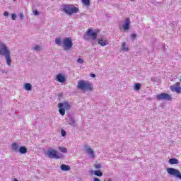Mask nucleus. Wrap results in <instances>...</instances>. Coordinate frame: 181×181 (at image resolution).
I'll list each match as a JSON object with an SVG mask.
<instances>
[{
    "mask_svg": "<svg viewBox=\"0 0 181 181\" xmlns=\"http://www.w3.org/2000/svg\"><path fill=\"white\" fill-rule=\"evenodd\" d=\"M0 56H4L8 66H11L12 59H11V51L5 43L0 42Z\"/></svg>",
    "mask_w": 181,
    "mask_h": 181,
    "instance_id": "f257e3e1",
    "label": "nucleus"
},
{
    "mask_svg": "<svg viewBox=\"0 0 181 181\" xmlns=\"http://www.w3.org/2000/svg\"><path fill=\"white\" fill-rule=\"evenodd\" d=\"M77 88L83 91H93V83L84 80H81L78 82Z\"/></svg>",
    "mask_w": 181,
    "mask_h": 181,
    "instance_id": "f03ea898",
    "label": "nucleus"
},
{
    "mask_svg": "<svg viewBox=\"0 0 181 181\" xmlns=\"http://www.w3.org/2000/svg\"><path fill=\"white\" fill-rule=\"evenodd\" d=\"M62 11L66 13V15L71 16L73 13H78V8L73 7L71 5L64 4L62 6Z\"/></svg>",
    "mask_w": 181,
    "mask_h": 181,
    "instance_id": "7ed1b4c3",
    "label": "nucleus"
},
{
    "mask_svg": "<svg viewBox=\"0 0 181 181\" xmlns=\"http://www.w3.org/2000/svg\"><path fill=\"white\" fill-rule=\"evenodd\" d=\"M58 107L59 108V112L61 115H64V114H66V110L69 111V110L71 108V106L67 102L58 103Z\"/></svg>",
    "mask_w": 181,
    "mask_h": 181,
    "instance_id": "20e7f679",
    "label": "nucleus"
},
{
    "mask_svg": "<svg viewBox=\"0 0 181 181\" xmlns=\"http://www.w3.org/2000/svg\"><path fill=\"white\" fill-rule=\"evenodd\" d=\"M166 172L170 176L175 177L176 179H180L181 180V173L179 170L173 168H168Z\"/></svg>",
    "mask_w": 181,
    "mask_h": 181,
    "instance_id": "39448f33",
    "label": "nucleus"
},
{
    "mask_svg": "<svg viewBox=\"0 0 181 181\" xmlns=\"http://www.w3.org/2000/svg\"><path fill=\"white\" fill-rule=\"evenodd\" d=\"M46 155L50 159H62V154H57V151L53 148H49Z\"/></svg>",
    "mask_w": 181,
    "mask_h": 181,
    "instance_id": "423d86ee",
    "label": "nucleus"
},
{
    "mask_svg": "<svg viewBox=\"0 0 181 181\" xmlns=\"http://www.w3.org/2000/svg\"><path fill=\"white\" fill-rule=\"evenodd\" d=\"M83 37L85 40H88L90 37L92 40H95V39H97V33L94 32L93 29H88L87 32L83 34Z\"/></svg>",
    "mask_w": 181,
    "mask_h": 181,
    "instance_id": "0eeeda50",
    "label": "nucleus"
},
{
    "mask_svg": "<svg viewBox=\"0 0 181 181\" xmlns=\"http://www.w3.org/2000/svg\"><path fill=\"white\" fill-rule=\"evenodd\" d=\"M62 47H64V50H70V49L73 47V42L71 41V39L69 37L64 38Z\"/></svg>",
    "mask_w": 181,
    "mask_h": 181,
    "instance_id": "6e6552de",
    "label": "nucleus"
},
{
    "mask_svg": "<svg viewBox=\"0 0 181 181\" xmlns=\"http://www.w3.org/2000/svg\"><path fill=\"white\" fill-rule=\"evenodd\" d=\"M157 100H165L166 101H170L172 100V96L168 93H160L156 95Z\"/></svg>",
    "mask_w": 181,
    "mask_h": 181,
    "instance_id": "1a4fd4ad",
    "label": "nucleus"
},
{
    "mask_svg": "<svg viewBox=\"0 0 181 181\" xmlns=\"http://www.w3.org/2000/svg\"><path fill=\"white\" fill-rule=\"evenodd\" d=\"M170 90L173 93H177V94H180L181 93V87L180 83H176L175 86H171Z\"/></svg>",
    "mask_w": 181,
    "mask_h": 181,
    "instance_id": "9d476101",
    "label": "nucleus"
},
{
    "mask_svg": "<svg viewBox=\"0 0 181 181\" xmlns=\"http://www.w3.org/2000/svg\"><path fill=\"white\" fill-rule=\"evenodd\" d=\"M56 81H58V83H61L63 84V83H66V76L62 74H58L55 78Z\"/></svg>",
    "mask_w": 181,
    "mask_h": 181,
    "instance_id": "9b49d317",
    "label": "nucleus"
},
{
    "mask_svg": "<svg viewBox=\"0 0 181 181\" xmlns=\"http://www.w3.org/2000/svg\"><path fill=\"white\" fill-rule=\"evenodd\" d=\"M85 148V151L87 152V153H88V155H90V158H94V151H93L92 148H89L88 145H86L84 146Z\"/></svg>",
    "mask_w": 181,
    "mask_h": 181,
    "instance_id": "f8f14e48",
    "label": "nucleus"
},
{
    "mask_svg": "<svg viewBox=\"0 0 181 181\" xmlns=\"http://www.w3.org/2000/svg\"><path fill=\"white\" fill-rule=\"evenodd\" d=\"M129 25H131V21L129 18H127L122 25L123 29H124V30H129Z\"/></svg>",
    "mask_w": 181,
    "mask_h": 181,
    "instance_id": "ddd939ff",
    "label": "nucleus"
},
{
    "mask_svg": "<svg viewBox=\"0 0 181 181\" xmlns=\"http://www.w3.org/2000/svg\"><path fill=\"white\" fill-rule=\"evenodd\" d=\"M66 122H68L69 125H71V127H76V119H74V117H70Z\"/></svg>",
    "mask_w": 181,
    "mask_h": 181,
    "instance_id": "4468645a",
    "label": "nucleus"
},
{
    "mask_svg": "<svg viewBox=\"0 0 181 181\" xmlns=\"http://www.w3.org/2000/svg\"><path fill=\"white\" fill-rule=\"evenodd\" d=\"M60 169L63 171V172H69V170H70V166L66 165V164H62L60 166Z\"/></svg>",
    "mask_w": 181,
    "mask_h": 181,
    "instance_id": "2eb2a0df",
    "label": "nucleus"
},
{
    "mask_svg": "<svg viewBox=\"0 0 181 181\" xmlns=\"http://www.w3.org/2000/svg\"><path fill=\"white\" fill-rule=\"evenodd\" d=\"M98 45H100V46H107V45H108V41L99 38L98 40Z\"/></svg>",
    "mask_w": 181,
    "mask_h": 181,
    "instance_id": "dca6fc26",
    "label": "nucleus"
},
{
    "mask_svg": "<svg viewBox=\"0 0 181 181\" xmlns=\"http://www.w3.org/2000/svg\"><path fill=\"white\" fill-rule=\"evenodd\" d=\"M169 163L170 165H177L179 164V160L175 158H171L169 160Z\"/></svg>",
    "mask_w": 181,
    "mask_h": 181,
    "instance_id": "f3484780",
    "label": "nucleus"
},
{
    "mask_svg": "<svg viewBox=\"0 0 181 181\" xmlns=\"http://www.w3.org/2000/svg\"><path fill=\"white\" fill-rule=\"evenodd\" d=\"M13 151H14V152H19V145H18V144L16 143H13L11 146Z\"/></svg>",
    "mask_w": 181,
    "mask_h": 181,
    "instance_id": "a211bd4d",
    "label": "nucleus"
},
{
    "mask_svg": "<svg viewBox=\"0 0 181 181\" xmlns=\"http://www.w3.org/2000/svg\"><path fill=\"white\" fill-rule=\"evenodd\" d=\"M122 50H123V52H129V48L128 47V46H127V42H122Z\"/></svg>",
    "mask_w": 181,
    "mask_h": 181,
    "instance_id": "6ab92c4d",
    "label": "nucleus"
},
{
    "mask_svg": "<svg viewBox=\"0 0 181 181\" xmlns=\"http://www.w3.org/2000/svg\"><path fill=\"white\" fill-rule=\"evenodd\" d=\"M18 152L23 155L24 153H26V152H28V148H26V147L25 146H21L19 148Z\"/></svg>",
    "mask_w": 181,
    "mask_h": 181,
    "instance_id": "aec40b11",
    "label": "nucleus"
},
{
    "mask_svg": "<svg viewBox=\"0 0 181 181\" xmlns=\"http://www.w3.org/2000/svg\"><path fill=\"white\" fill-rule=\"evenodd\" d=\"M25 89L27 90V91H30V90H32V84L29 83H25Z\"/></svg>",
    "mask_w": 181,
    "mask_h": 181,
    "instance_id": "412c9836",
    "label": "nucleus"
},
{
    "mask_svg": "<svg viewBox=\"0 0 181 181\" xmlns=\"http://www.w3.org/2000/svg\"><path fill=\"white\" fill-rule=\"evenodd\" d=\"M141 86L139 83H136L134 86V90H135V91H139V90H141Z\"/></svg>",
    "mask_w": 181,
    "mask_h": 181,
    "instance_id": "4be33fe9",
    "label": "nucleus"
},
{
    "mask_svg": "<svg viewBox=\"0 0 181 181\" xmlns=\"http://www.w3.org/2000/svg\"><path fill=\"white\" fill-rule=\"evenodd\" d=\"M94 175H95V176H98V177H100L103 176V172H101V171L97 170H95V171H94Z\"/></svg>",
    "mask_w": 181,
    "mask_h": 181,
    "instance_id": "5701e85b",
    "label": "nucleus"
},
{
    "mask_svg": "<svg viewBox=\"0 0 181 181\" xmlns=\"http://www.w3.org/2000/svg\"><path fill=\"white\" fill-rule=\"evenodd\" d=\"M60 152H62L63 153H67V148L65 147H59V148Z\"/></svg>",
    "mask_w": 181,
    "mask_h": 181,
    "instance_id": "b1692460",
    "label": "nucleus"
},
{
    "mask_svg": "<svg viewBox=\"0 0 181 181\" xmlns=\"http://www.w3.org/2000/svg\"><path fill=\"white\" fill-rule=\"evenodd\" d=\"M82 2L86 6H90V0H82Z\"/></svg>",
    "mask_w": 181,
    "mask_h": 181,
    "instance_id": "393cba45",
    "label": "nucleus"
},
{
    "mask_svg": "<svg viewBox=\"0 0 181 181\" xmlns=\"http://www.w3.org/2000/svg\"><path fill=\"white\" fill-rule=\"evenodd\" d=\"M42 49V47L39 45H35L33 48V50H35V52H39Z\"/></svg>",
    "mask_w": 181,
    "mask_h": 181,
    "instance_id": "a878e982",
    "label": "nucleus"
},
{
    "mask_svg": "<svg viewBox=\"0 0 181 181\" xmlns=\"http://www.w3.org/2000/svg\"><path fill=\"white\" fill-rule=\"evenodd\" d=\"M55 43H56V45H62V40H60V38H56L55 39Z\"/></svg>",
    "mask_w": 181,
    "mask_h": 181,
    "instance_id": "bb28decb",
    "label": "nucleus"
},
{
    "mask_svg": "<svg viewBox=\"0 0 181 181\" xmlns=\"http://www.w3.org/2000/svg\"><path fill=\"white\" fill-rule=\"evenodd\" d=\"M78 63H79V64H83V63H84V59H81V58H78L77 59Z\"/></svg>",
    "mask_w": 181,
    "mask_h": 181,
    "instance_id": "cd10ccee",
    "label": "nucleus"
},
{
    "mask_svg": "<svg viewBox=\"0 0 181 181\" xmlns=\"http://www.w3.org/2000/svg\"><path fill=\"white\" fill-rule=\"evenodd\" d=\"M11 18L13 21H15L16 19V14L12 13L11 14Z\"/></svg>",
    "mask_w": 181,
    "mask_h": 181,
    "instance_id": "c85d7f7f",
    "label": "nucleus"
},
{
    "mask_svg": "<svg viewBox=\"0 0 181 181\" xmlns=\"http://www.w3.org/2000/svg\"><path fill=\"white\" fill-rule=\"evenodd\" d=\"M131 37H132V39H136V34H135V33L132 34V35H131Z\"/></svg>",
    "mask_w": 181,
    "mask_h": 181,
    "instance_id": "c756f323",
    "label": "nucleus"
},
{
    "mask_svg": "<svg viewBox=\"0 0 181 181\" xmlns=\"http://www.w3.org/2000/svg\"><path fill=\"white\" fill-rule=\"evenodd\" d=\"M95 168L96 169H100V168H101V164H96V165H95Z\"/></svg>",
    "mask_w": 181,
    "mask_h": 181,
    "instance_id": "7c9ffc66",
    "label": "nucleus"
},
{
    "mask_svg": "<svg viewBox=\"0 0 181 181\" xmlns=\"http://www.w3.org/2000/svg\"><path fill=\"white\" fill-rule=\"evenodd\" d=\"M33 13H34V15H35L36 16H37V15H39V11H38L37 10H35V11H33Z\"/></svg>",
    "mask_w": 181,
    "mask_h": 181,
    "instance_id": "2f4dec72",
    "label": "nucleus"
},
{
    "mask_svg": "<svg viewBox=\"0 0 181 181\" xmlns=\"http://www.w3.org/2000/svg\"><path fill=\"white\" fill-rule=\"evenodd\" d=\"M61 133L63 136H66V131L62 130Z\"/></svg>",
    "mask_w": 181,
    "mask_h": 181,
    "instance_id": "473e14b6",
    "label": "nucleus"
},
{
    "mask_svg": "<svg viewBox=\"0 0 181 181\" xmlns=\"http://www.w3.org/2000/svg\"><path fill=\"white\" fill-rule=\"evenodd\" d=\"M8 15H9V13H8V11H5L4 13V16H8Z\"/></svg>",
    "mask_w": 181,
    "mask_h": 181,
    "instance_id": "72a5a7b5",
    "label": "nucleus"
},
{
    "mask_svg": "<svg viewBox=\"0 0 181 181\" xmlns=\"http://www.w3.org/2000/svg\"><path fill=\"white\" fill-rule=\"evenodd\" d=\"M19 18H20V19H21V20L23 19V14L20 13Z\"/></svg>",
    "mask_w": 181,
    "mask_h": 181,
    "instance_id": "f704fd0d",
    "label": "nucleus"
},
{
    "mask_svg": "<svg viewBox=\"0 0 181 181\" xmlns=\"http://www.w3.org/2000/svg\"><path fill=\"white\" fill-rule=\"evenodd\" d=\"M93 181H101V180H100L99 178L95 177L93 179Z\"/></svg>",
    "mask_w": 181,
    "mask_h": 181,
    "instance_id": "c9c22d12",
    "label": "nucleus"
},
{
    "mask_svg": "<svg viewBox=\"0 0 181 181\" xmlns=\"http://www.w3.org/2000/svg\"><path fill=\"white\" fill-rule=\"evenodd\" d=\"M90 77H93V78L95 77V74H90Z\"/></svg>",
    "mask_w": 181,
    "mask_h": 181,
    "instance_id": "e433bc0d",
    "label": "nucleus"
},
{
    "mask_svg": "<svg viewBox=\"0 0 181 181\" xmlns=\"http://www.w3.org/2000/svg\"><path fill=\"white\" fill-rule=\"evenodd\" d=\"M107 181H112L111 178H109Z\"/></svg>",
    "mask_w": 181,
    "mask_h": 181,
    "instance_id": "4c0bfd02",
    "label": "nucleus"
},
{
    "mask_svg": "<svg viewBox=\"0 0 181 181\" xmlns=\"http://www.w3.org/2000/svg\"><path fill=\"white\" fill-rule=\"evenodd\" d=\"M13 1H16V0H13Z\"/></svg>",
    "mask_w": 181,
    "mask_h": 181,
    "instance_id": "58836bf2",
    "label": "nucleus"
}]
</instances>
